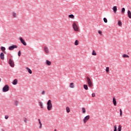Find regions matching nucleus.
<instances>
[{
    "mask_svg": "<svg viewBox=\"0 0 131 131\" xmlns=\"http://www.w3.org/2000/svg\"><path fill=\"white\" fill-rule=\"evenodd\" d=\"M120 115L121 117L122 116V111L121 109L120 110Z\"/></svg>",
    "mask_w": 131,
    "mask_h": 131,
    "instance_id": "nucleus-33",
    "label": "nucleus"
},
{
    "mask_svg": "<svg viewBox=\"0 0 131 131\" xmlns=\"http://www.w3.org/2000/svg\"><path fill=\"white\" fill-rule=\"evenodd\" d=\"M26 69L30 74L32 73V71L29 68H27Z\"/></svg>",
    "mask_w": 131,
    "mask_h": 131,
    "instance_id": "nucleus-18",
    "label": "nucleus"
},
{
    "mask_svg": "<svg viewBox=\"0 0 131 131\" xmlns=\"http://www.w3.org/2000/svg\"><path fill=\"white\" fill-rule=\"evenodd\" d=\"M86 79L88 85L89 87L92 88L93 86L92 79H90L89 77H87Z\"/></svg>",
    "mask_w": 131,
    "mask_h": 131,
    "instance_id": "nucleus-1",
    "label": "nucleus"
},
{
    "mask_svg": "<svg viewBox=\"0 0 131 131\" xmlns=\"http://www.w3.org/2000/svg\"><path fill=\"white\" fill-rule=\"evenodd\" d=\"M103 20H104V22L105 23H107V19L106 18H103Z\"/></svg>",
    "mask_w": 131,
    "mask_h": 131,
    "instance_id": "nucleus-34",
    "label": "nucleus"
},
{
    "mask_svg": "<svg viewBox=\"0 0 131 131\" xmlns=\"http://www.w3.org/2000/svg\"><path fill=\"white\" fill-rule=\"evenodd\" d=\"M114 131H117V127L116 125L114 126Z\"/></svg>",
    "mask_w": 131,
    "mask_h": 131,
    "instance_id": "nucleus-36",
    "label": "nucleus"
},
{
    "mask_svg": "<svg viewBox=\"0 0 131 131\" xmlns=\"http://www.w3.org/2000/svg\"><path fill=\"white\" fill-rule=\"evenodd\" d=\"M118 25L120 26V27H121L122 26V23L120 21H119L118 22Z\"/></svg>",
    "mask_w": 131,
    "mask_h": 131,
    "instance_id": "nucleus-37",
    "label": "nucleus"
},
{
    "mask_svg": "<svg viewBox=\"0 0 131 131\" xmlns=\"http://www.w3.org/2000/svg\"><path fill=\"white\" fill-rule=\"evenodd\" d=\"M14 103H15V104L16 106L18 105V102L17 100H15V101H14Z\"/></svg>",
    "mask_w": 131,
    "mask_h": 131,
    "instance_id": "nucleus-35",
    "label": "nucleus"
},
{
    "mask_svg": "<svg viewBox=\"0 0 131 131\" xmlns=\"http://www.w3.org/2000/svg\"><path fill=\"white\" fill-rule=\"evenodd\" d=\"M106 72L107 74H109V72H110V68L109 67H107L106 68Z\"/></svg>",
    "mask_w": 131,
    "mask_h": 131,
    "instance_id": "nucleus-22",
    "label": "nucleus"
},
{
    "mask_svg": "<svg viewBox=\"0 0 131 131\" xmlns=\"http://www.w3.org/2000/svg\"><path fill=\"white\" fill-rule=\"evenodd\" d=\"M0 58L3 60H5V54H4V53H1L0 54Z\"/></svg>",
    "mask_w": 131,
    "mask_h": 131,
    "instance_id": "nucleus-10",
    "label": "nucleus"
},
{
    "mask_svg": "<svg viewBox=\"0 0 131 131\" xmlns=\"http://www.w3.org/2000/svg\"><path fill=\"white\" fill-rule=\"evenodd\" d=\"M38 122H39V124L40 125L39 128H42V124H41V123L40 122V120L39 119H38Z\"/></svg>",
    "mask_w": 131,
    "mask_h": 131,
    "instance_id": "nucleus-17",
    "label": "nucleus"
},
{
    "mask_svg": "<svg viewBox=\"0 0 131 131\" xmlns=\"http://www.w3.org/2000/svg\"><path fill=\"white\" fill-rule=\"evenodd\" d=\"M46 64H47V66H50L51 65V62L50 61H49V60H47L46 61Z\"/></svg>",
    "mask_w": 131,
    "mask_h": 131,
    "instance_id": "nucleus-12",
    "label": "nucleus"
},
{
    "mask_svg": "<svg viewBox=\"0 0 131 131\" xmlns=\"http://www.w3.org/2000/svg\"><path fill=\"white\" fill-rule=\"evenodd\" d=\"M121 129H122V126L121 125H119L118 126V130L121 131Z\"/></svg>",
    "mask_w": 131,
    "mask_h": 131,
    "instance_id": "nucleus-20",
    "label": "nucleus"
},
{
    "mask_svg": "<svg viewBox=\"0 0 131 131\" xmlns=\"http://www.w3.org/2000/svg\"><path fill=\"white\" fill-rule=\"evenodd\" d=\"M52 108V104L51 101L49 100L47 102V109L48 111H50Z\"/></svg>",
    "mask_w": 131,
    "mask_h": 131,
    "instance_id": "nucleus-4",
    "label": "nucleus"
},
{
    "mask_svg": "<svg viewBox=\"0 0 131 131\" xmlns=\"http://www.w3.org/2000/svg\"><path fill=\"white\" fill-rule=\"evenodd\" d=\"M17 47L16 45H12V46H10L9 47V50L10 51H13L15 49H17Z\"/></svg>",
    "mask_w": 131,
    "mask_h": 131,
    "instance_id": "nucleus-7",
    "label": "nucleus"
},
{
    "mask_svg": "<svg viewBox=\"0 0 131 131\" xmlns=\"http://www.w3.org/2000/svg\"><path fill=\"white\" fill-rule=\"evenodd\" d=\"M66 111L68 113H69L70 112V109L69 107H67Z\"/></svg>",
    "mask_w": 131,
    "mask_h": 131,
    "instance_id": "nucleus-27",
    "label": "nucleus"
},
{
    "mask_svg": "<svg viewBox=\"0 0 131 131\" xmlns=\"http://www.w3.org/2000/svg\"><path fill=\"white\" fill-rule=\"evenodd\" d=\"M45 93H46V92L44 91H43L42 92H41V95H44L45 94Z\"/></svg>",
    "mask_w": 131,
    "mask_h": 131,
    "instance_id": "nucleus-40",
    "label": "nucleus"
},
{
    "mask_svg": "<svg viewBox=\"0 0 131 131\" xmlns=\"http://www.w3.org/2000/svg\"><path fill=\"white\" fill-rule=\"evenodd\" d=\"M90 118V116L89 115H88L86 117H85L83 119V122L85 123L87 122V121L89 120Z\"/></svg>",
    "mask_w": 131,
    "mask_h": 131,
    "instance_id": "nucleus-8",
    "label": "nucleus"
},
{
    "mask_svg": "<svg viewBox=\"0 0 131 131\" xmlns=\"http://www.w3.org/2000/svg\"><path fill=\"white\" fill-rule=\"evenodd\" d=\"M9 63L11 67H15V63H14V61L12 59H9Z\"/></svg>",
    "mask_w": 131,
    "mask_h": 131,
    "instance_id": "nucleus-5",
    "label": "nucleus"
},
{
    "mask_svg": "<svg viewBox=\"0 0 131 131\" xmlns=\"http://www.w3.org/2000/svg\"><path fill=\"white\" fill-rule=\"evenodd\" d=\"M0 125H1V124H0Z\"/></svg>",
    "mask_w": 131,
    "mask_h": 131,
    "instance_id": "nucleus-45",
    "label": "nucleus"
},
{
    "mask_svg": "<svg viewBox=\"0 0 131 131\" xmlns=\"http://www.w3.org/2000/svg\"><path fill=\"white\" fill-rule=\"evenodd\" d=\"M9 90H10V86H9V85L6 84L3 87L2 91L4 93H5L9 91Z\"/></svg>",
    "mask_w": 131,
    "mask_h": 131,
    "instance_id": "nucleus-3",
    "label": "nucleus"
},
{
    "mask_svg": "<svg viewBox=\"0 0 131 131\" xmlns=\"http://www.w3.org/2000/svg\"><path fill=\"white\" fill-rule=\"evenodd\" d=\"M1 50L3 51L4 52L6 51V48L4 47H2L1 48Z\"/></svg>",
    "mask_w": 131,
    "mask_h": 131,
    "instance_id": "nucleus-21",
    "label": "nucleus"
},
{
    "mask_svg": "<svg viewBox=\"0 0 131 131\" xmlns=\"http://www.w3.org/2000/svg\"><path fill=\"white\" fill-rule=\"evenodd\" d=\"M24 121L25 123H27V121H28V119L26 118H25L24 119Z\"/></svg>",
    "mask_w": 131,
    "mask_h": 131,
    "instance_id": "nucleus-31",
    "label": "nucleus"
},
{
    "mask_svg": "<svg viewBox=\"0 0 131 131\" xmlns=\"http://www.w3.org/2000/svg\"><path fill=\"white\" fill-rule=\"evenodd\" d=\"M70 87L71 88H75V84H74V83H71L70 84Z\"/></svg>",
    "mask_w": 131,
    "mask_h": 131,
    "instance_id": "nucleus-15",
    "label": "nucleus"
},
{
    "mask_svg": "<svg viewBox=\"0 0 131 131\" xmlns=\"http://www.w3.org/2000/svg\"><path fill=\"white\" fill-rule=\"evenodd\" d=\"M113 104L115 106H116L117 105V101H116V99H115V97H113Z\"/></svg>",
    "mask_w": 131,
    "mask_h": 131,
    "instance_id": "nucleus-11",
    "label": "nucleus"
},
{
    "mask_svg": "<svg viewBox=\"0 0 131 131\" xmlns=\"http://www.w3.org/2000/svg\"><path fill=\"white\" fill-rule=\"evenodd\" d=\"M113 10L114 13H116L117 12V7H116V6H114V7H113Z\"/></svg>",
    "mask_w": 131,
    "mask_h": 131,
    "instance_id": "nucleus-14",
    "label": "nucleus"
},
{
    "mask_svg": "<svg viewBox=\"0 0 131 131\" xmlns=\"http://www.w3.org/2000/svg\"><path fill=\"white\" fill-rule=\"evenodd\" d=\"M2 131H5V130H4L3 129H2Z\"/></svg>",
    "mask_w": 131,
    "mask_h": 131,
    "instance_id": "nucleus-43",
    "label": "nucleus"
},
{
    "mask_svg": "<svg viewBox=\"0 0 131 131\" xmlns=\"http://www.w3.org/2000/svg\"><path fill=\"white\" fill-rule=\"evenodd\" d=\"M39 105H40V107H41V108H43L42 102H39Z\"/></svg>",
    "mask_w": 131,
    "mask_h": 131,
    "instance_id": "nucleus-28",
    "label": "nucleus"
},
{
    "mask_svg": "<svg viewBox=\"0 0 131 131\" xmlns=\"http://www.w3.org/2000/svg\"><path fill=\"white\" fill-rule=\"evenodd\" d=\"M127 14H128V17L129 18H131V12H130V11L128 10L127 11Z\"/></svg>",
    "mask_w": 131,
    "mask_h": 131,
    "instance_id": "nucleus-16",
    "label": "nucleus"
},
{
    "mask_svg": "<svg viewBox=\"0 0 131 131\" xmlns=\"http://www.w3.org/2000/svg\"><path fill=\"white\" fill-rule=\"evenodd\" d=\"M78 43H79V41L78 40H76L75 42V45L77 46L78 45Z\"/></svg>",
    "mask_w": 131,
    "mask_h": 131,
    "instance_id": "nucleus-32",
    "label": "nucleus"
},
{
    "mask_svg": "<svg viewBox=\"0 0 131 131\" xmlns=\"http://www.w3.org/2000/svg\"><path fill=\"white\" fill-rule=\"evenodd\" d=\"M69 17L70 18L74 19V16L73 14L69 15Z\"/></svg>",
    "mask_w": 131,
    "mask_h": 131,
    "instance_id": "nucleus-24",
    "label": "nucleus"
},
{
    "mask_svg": "<svg viewBox=\"0 0 131 131\" xmlns=\"http://www.w3.org/2000/svg\"><path fill=\"white\" fill-rule=\"evenodd\" d=\"M73 28L74 29V31H79V28L77 25V23L75 21L73 22Z\"/></svg>",
    "mask_w": 131,
    "mask_h": 131,
    "instance_id": "nucleus-2",
    "label": "nucleus"
},
{
    "mask_svg": "<svg viewBox=\"0 0 131 131\" xmlns=\"http://www.w3.org/2000/svg\"><path fill=\"white\" fill-rule=\"evenodd\" d=\"M54 131H57V130L55 129L54 130Z\"/></svg>",
    "mask_w": 131,
    "mask_h": 131,
    "instance_id": "nucleus-44",
    "label": "nucleus"
},
{
    "mask_svg": "<svg viewBox=\"0 0 131 131\" xmlns=\"http://www.w3.org/2000/svg\"><path fill=\"white\" fill-rule=\"evenodd\" d=\"M12 15H13V16L14 18L17 17V14H16V13L13 12V13H12Z\"/></svg>",
    "mask_w": 131,
    "mask_h": 131,
    "instance_id": "nucleus-23",
    "label": "nucleus"
},
{
    "mask_svg": "<svg viewBox=\"0 0 131 131\" xmlns=\"http://www.w3.org/2000/svg\"><path fill=\"white\" fill-rule=\"evenodd\" d=\"M82 111L83 114H85L86 113V110L84 107L82 108Z\"/></svg>",
    "mask_w": 131,
    "mask_h": 131,
    "instance_id": "nucleus-19",
    "label": "nucleus"
},
{
    "mask_svg": "<svg viewBox=\"0 0 131 131\" xmlns=\"http://www.w3.org/2000/svg\"><path fill=\"white\" fill-rule=\"evenodd\" d=\"M98 33H99L100 35H102V31H98Z\"/></svg>",
    "mask_w": 131,
    "mask_h": 131,
    "instance_id": "nucleus-41",
    "label": "nucleus"
},
{
    "mask_svg": "<svg viewBox=\"0 0 131 131\" xmlns=\"http://www.w3.org/2000/svg\"><path fill=\"white\" fill-rule=\"evenodd\" d=\"M5 118L6 119H9V116L6 115V116H5Z\"/></svg>",
    "mask_w": 131,
    "mask_h": 131,
    "instance_id": "nucleus-38",
    "label": "nucleus"
},
{
    "mask_svg": "<svg viewBox=\"0 0 131 131\" xmlns=\"http://www.w3.org/2000/svg\"><path fill=\"white\" fill-rule=\"evenodd\" d=\"M95 95H96V94H95V93H93L92 94V96L93 97H94L95 96Z\"/></svg>",
    "mask_w": 131,
    "mask_h": 131,
    "instance_id": "nucleus-42",
    "label": "nucleus"
},
{
    "mask_svg": "<svg viewBox=\"0 0 131 131\" xmlns=\"http://www.w3.org/2000/svg\"><path fill=\"white\" fill-rule=\"evenodd\" d=\"M83 87H84V89L85 90H88V86L87 85L84 84V85H83Z\"/></svg>",
    "mask_w": 131,
    "mask_h": 131,
    "instance_id": "nucleus-25",
    "label": "nucleus"
},
{
    "mask_svg": "<svg viewBox=\"0 0 131 131\" xmlns=\"http://www.w3.org/2000/svg\"><path fill=\"white\" fill-rule=\"evenodd\" d=\"M125 8H123L122 9V10H121L122 13V14H124V13H125Z\"/></svg>",
    "mask_w": 131,
    "mask_h": 131,
    "instance_id": "nucleus-26",
    "label": "nucleus"
},
{
    "mask_svg": "<svg viewBox=\"0 0 131 131\" xmlns=\"http://www.w3.org/2000/svg\"><path fill=\"white\" fill-rule=\"evenodd\" d=\"M20 42L23 43V45H24V46H26L27 43H26V42L25 41V40L23 39L22 37H19V38Z\"/></svg>",
    "mask_w": 131,
    "mask_h": 131,
    "instance_id": "nucleus-9",
    "label": "nucleus"
},
{
    "mask_svg": "<svg viewBox=\"0 0 131 131\" xmlns=\"http://www.w3.org/2000/svg\"><path fill=\"white\" fill-rule=\"evenodd\" d=\"M43 50L46 53V54L48 55L49 54L50 52H49V50L48 49V48L46 46H45L43 47Z\"/></svg>",
    "mask_w": 131,
    "mask_h": 131,
    "instance_id": "nucleus-6",
    "label": "nucleus"
},
{
    "mask_svg": "<svg viewBox=\"0 0 131 131\" xmlns=\"http://www.w3.org/2000/svg\"><path fill=\"white\" fill-rule=\"evenodd\" d=\"M12 84L13 85H16L17 84V79L14 80L12 82Z\"/></svg>",
    "mask_w": 131,
    "mask_h": 131,
    "instance_id": "nucleus-13",
    "label": "nucleus"
},
{
    "mask_svg": "<svg viewBox=\"0 0 131 131\" xmlns=\"http://www.w3.org/2000/svg\"><path fill=\"white\" fill-rule=\"evenodd\" d=\"M20 55H21V53H20V51H19L18 52V56L19 57H20Z\"/></svg>",
    "mask_w": 131,
    "mask_h": 131,
    "instance_id": "nucleus-39",
    "label": "nucleus"
},
{
    "mask_svg": "<svg viewBox=\"0 0 131 131\" xmlns=\"http://www.w3.org/2000/svg\"><path fill=\"white\" fill-rule=\"evenodd\" d=\"M123 57H124V58H128V57H129V56L127 55H126V54H124V55H123Z\"/></svg>",
    "mask_w": 131,
    "mask_h": 131,
    "instance_id": "nucleus-29",
    "label": "nucleus"
},
{
    "mask_svg": "<svg viewBox=\"0 0 131 131\" xmlns=\"http://www.w3.org/2000/svg\"><path fill=\"white\" fill-rule=\"evenodd\" d=\"M92 55L94 56H96L97 55L96 52L94 50L93 51Z\"/></svg>",
    "mask_w": 131,
    "mask_h": 131,
    "instance_id": "nucleus-30",
    "label": "nucleus"
}]
</instances>
